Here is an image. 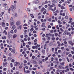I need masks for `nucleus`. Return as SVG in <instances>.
Masks as SVG:
<instances>
[{"label": "nucleus", "instance_id": "25", "mask_svg": "<svg viewBox=\"0 0 74 74\" xmlns=\"http://www.w3.org/2000/svg\"><path fill=\"white\" fill-rule=\"evenodd\" d=\"M66 34V31H64V33L62 35L63 36H64Z\"/></svg>", "mask_w": 74, "mask_h": 74}, {"label": "nucleus", "instance_id": "11", "mask_svg": "<svg viewBox=\"0 0 74 74\" xmlns=\"http://www.w3.org/2000/svg\"><path fill=\"white\" fill-rule=\"evenodd\" d=\"M3 33H5V35H7V32H6V31L5 30H4V32H3Z\"/></svg>", "mask_w": 74, "mask_h": 74}, {"label": "nucleus", "instance_id": "8", "mask_svg": "<svg viewBox=\"0 0 74 74\" xmlns=\"http://www.w3.org/2000/svg\"><path fill=\"white\" fill-rule=\"evenodd\" d=\"M10 23L11 26H12L14 25V21H10Z\"/></svg>", "mask_w": 74, "mask_h": 74}, {"label": "nucleus", "instance_id": "1", "mask_svg": "<svg viewBox=\"0 0 74 74\" xmlns=\"http://www.w3.org/2000/svg\"><path fill=\"white\" fill-rule=\"evenodd\" d=\"M11 10H12V11L14 12L15 11V10L16 9L15 6H14V5H12L11 6Z\"/></svg>", "mask_w": 74, "mask_h": 74}, {"label": "nucleus", "instance_id": "23", "mask_svg": "<svg viewBox=\"0 0 74 74\" xmlns=\"http://www.w3.org/2000/svg\"><path fill=\"white\" fill-rule=\"evenodd\" d=\"M15 27H16L15 26V25L13 26H12V28L13 30H14L15 29Z\"/></svg>", "mask_w": 74, "mask_h": 74}, {"label": "nucleus", "instance_id": "6", "mask_svg": "<svg viewBox=\"0 0 74 74\" xmlns=\"http://www.w3.org/2000/svg\"><path fill=\"white\" fill-rule=\"evenodd\" d=\"M18 29H19L20 30H21L22 29V25H19L17 27Z\"/></svg>", "mask_w": 74, "mask_h": 74}, {"label": "nucleus", "instance_id": "62", "mask_svg": "<svg viewBox=\"0 0 74 74\" xmlns=\"http://www.w3.org/2000/svg\"><path fill=\"white\" fill-rule=\"evenodd\" d=\"M14 16H17V14L16 13H15Z\"/></svg>", "mask_w": 74, "mask_h": 74}, {"label": "nucleus", "instance_id": "49", "mask_svg": "<svg viewBox=\"0 0 74 74\" xmlns=\"http://www.w3.org/2000/svg\"><path fill=\"white\" fill-rule=\"evenodd\" d=\"M14 33H16L17 32V29H15L14 30Z\"/></svg>", "mask_w": 74, "mask_h": 74}, {"label": "nucleus", "instance_id": "30", "mask_svg": "<svg viewBox=\"0 0 74 74\" xmlns=\"http://www.w3.org/2000/svg\"><path fill=\"white\" fill-rule=\"evenodd\" d=\"M33 3H34L35 4L37 3L36 1H33Z\"/></svg>", "mask_w": 74, "mask_h": 74}, {"label": "nucleus", "instance_id": "26", "mask_svg": "<svg viewBox=\"0 0 74 74\" xmlns=\"http://www.w3.org/2000/svg\"><path fill=\"white\" fill-rule=\"evenodd\" d=\"M66 59H67L68 62H70V60H69V58H68V57L66 58Z\"/></svg>", "mask_w": 74, "mask_h": 74}, {"label": "nucleus", "instance_id": "51", "mask_svg": "<svg viewBox=\"0 0 74 74\" xmlns=\"http://www.w3.org/2000/svg\"><path fill=\"white\" fill-rule=\"evenodd\" d=\"M23 62L25 63H27V61L26 60H24Z\"/></svg>", "mask_w": 74, "mask_h": 74}, {"label": "nucleus", "instance_id": "21", "mask_svg": "<svg viewBox=\"0 0 74 74\" xmlns=\"http://www.w3.org/2000/svg\"><path fill=\"white\" fill-rule=\"evenodd\" d=\"M2 39H3L4 40H5L6 39V37L5 36L2 37Z\"/></svg>", "mask_w": 74, "mask_h": 74}, {"label": "nucleus", "instance_id": "9", "mask_svg": "<svg viewBox=\"0 0 74 74\" xmlns=\"http://www.w3.org/2000/svg\"><path fill=\"white\" fill-rule=\"evenodd\" d=\"M44 10H45V8H43L42 9H41V12H43V11H44Z\"/></svg>", "mask_w": 74, "mask_h": 74}, {"label": "nucleus", "instance_id": "42", "mask_svg": "<svg viewBox=\"0 0 74 74\" xmlns=\"http://www.w3.org/2000/svg\"><path fill=\"white\" fill-rule=\"evenodd\" d=\"M29 45H31L32 44V43H31V42H28Z\"/></svg>", "mask_w": 74, "mask_h": 74}, {"label": "nucleus", "instance_id": "5", "mask_svg": "<svg viewBox=\"0 0 74 74\" xmlns=\"http://www.w3.org/2000/svg\"><path fill=\"white\" fill-rule=\"evenodd\" d=\"M8 63H7V62H5V63H3V67H6V66H7V64H8Z\"/></svg>", "mask_w": 74, "mask_h": 74}, {"label": "nucleus", "instance_id": "20", "mask_svg": "<svg viewBox=\"0 0 74 74\" xmlns=\"http://www.w3.org/2000/svg\"><path fill=\"white\" fill-rule=\"evenodd\" d=\"M15 49H12L11 51L12 52H13L14 53H15Z\"/></svg>", "mask_w": 74, "mask_h": 74}, {"label": "nucleus", "instance_id": "17", "mask_svg": "<svg viewBox=\"0 0 74 74\" xmlns=\"http://www.w3.org/2000/svg\"><path fill=\"white\" fill-rule=\"evenodd\" d=\"M56 10V8L55 7L54 8V9H52L51 10H52V11H53L54 12V11H55V10Z\"/></svg>", "mask_w": 74, "mask_h": 74}, {"label": "nucleus", "instance_id": "45", "mask_svg": "<svg viewBox=\"0 0 74 74\" xmlns=\"http://www.w3.org/2000/svg\"><path fill=\"white\" fill-rule=\"evenodd\" d=\"M26 47H27V48H29L30 46L29 45H26Z\"/></svg>", "mask_w": 74, "mask_h": 74}, {"label": "nucleus", "instance_id": "52", "mask_svg": "<svg viewBox=\"0 0 74 74\" xmlns=\"http://www.w3.org/2000/svg\"><path fill=\"white\" fill-rule=\"evenodd\" d=\"M69 57H72V55L71 54H69L68 55Z\"/></svg>", "mask_w": 74, "mask_h": 74}, {"label": "nucleus", "instance_id": "31", "mask_svg": "<svg viewBox=\"0 0 74 74\" xmlns=\"http://www.w3.org/2000/svg\"><path fill=\"white\" fill-rule=\"evenodd\" d=\"M49 41L48 40V41L45 42V44H48V43H49Z\"/></svg>", "mask_w": 74, "mask_h": 74}, {"label": "nucleus", "instance_id": "63", "mask_svg": "<svg viewBox=\"0 0 74 74\" xmlns=\"http://www.w3.org/2000/svg\"><path fill=\"white\" fill-rule=\"evenodd\" d=\"M61 49L63 50L64 49V47H62L61 48Z\"/></svg>", "mask_w": 74, "mask_h": 74}, {"label": "nucleus", "instance_id": "13", "mask_svg": "<svg viewBox=\"0 0 74 74\" xmlns=\"http://www.w3.org/2000/svg\"><path fill=\"white\" fill-rule=\"evenodd\" d=\"M42 26L43 27H45V23H42Z\"/></svg>", "mask_w": 74, "mask_h": 74}, {"label": "nucleus", "instance_id": "24", "mask_svg": "<svg viewBox=\"0 0 74 74\" xmlns=\"http://www.w3.org/2000/svg\"><path fill=\"white\" fill-rule=\"evenodd\" d=\"M26 32H27V30H25L24 31V34L25 35V34H26Z\"/></svg>", "mask_w": 74, "mask_h": 74}, {"label": "nucleus", "instance_id": "18", "mask_svg": "<svg viewBox=\"0 0 74 74\" xmlns=\"http://www.w3.org/2000/svg\"><path fill=\"white\" fill-rule=\"evenodd\" d=\"M64 62H60V64L61 65H64Z\"/></svg>", "mask_w": 74, "mask_h": 74}, {"label": "nucleus", "instance_id": "39", "mask_svg": "<svg viewBox=\"0 0 74 74\" xmlns=\"http://www.w3.org/2000/svg\"><path fill=\"white\" fill-rule=\"evenodd\" d=\"M27 26V24H25L23 25V26Z\"/></svg>", "mask_w": 74, "mask_h": 74}, {"label": "nucleus", "instance_id": "19", "mask_svg": "<svg viewBox=\"0 0 74 74\" xmlns=\"http://www.w3.org/2000/svg\"><path fill=\"white\" fill-rule=\"evenodd\" d=\"M10 21H11V22H14V20H13V18L11 17L10 19Z\"/></svg>", "mask_w": 74, "mask_h": 74}, {"label": "nucleus", "instance_id": "58", "mask_svg": "<svg viewBox=\"0 0 74 74\" xmlns=\"http://www.w3.org/2000/svg\"><path fill=\"white\" fill-rule=\"evenodd\" d=\"M32 49H35V46H33L32 47Z\"/></svg>", "mask_w": 74, "mask_h": 74}, {"label": "nucleus", "instance_id": "40", "mask_svg": "<svg viewBox=\"0 0 74 74\" xmlns=\"http://www.w3.org/2000/svg\"><path fill=\"white\" fill-rule=\"evenodd\" d=\"M20 37H21V38H23V35H21V36H20Z\"/></svg>", "mask_w": 74, "mask_h": 74}, {"label": "nucleus", "instance_id": "46", "mask_svg": "<svg viewBox=\"0 0 74 74\" xmlns=\"http://www.w3.org/2000/svg\"><path fill=\"white\" fill-rule=\"evenodd\" d=\"M42 61L43 62H44V61H45V59H42Z\"/></svg>", "mask_w": 74, "mask_h": 74}, {"label": "nucleus", "instance_id": "56", "mask_svg": "<svg viewBox=\"0 0 74 74\" xmlns=\"http://www.w3.org/2000/svg\"><path fill=\"white\" fill-rule=\"evenodd\" d=\"M37 3H40V0H36Z\"/></svg>", "mask_w": 74, "mask_h": 74}, {"label": "nucleus", "instance_id": "57", "mask_svg": "<svg viewBox=\"0 0 74 74\" xmlns=\"http://www.w3.org/2000/svg\"><path fill=\"white\" fill-rule=\"evenodd\" d=\"M27 64L28 66H29V65H30V62H28L27 63Z\"/></svg>", "mask_w": 74, "mask_h": 74}, {"label": "nucleus", "instance_id": "2", "mask_svg": "<svg viewBox=\"0 0 74 74\" xmlns=\"http://www.w3.org/2000/svg\"><path fill=\"white\" fill-rule=\"evenodd\" d=\"M68 42L70 45H72V46L74 45V43L72 42L71 41H69Z\"/></svg>", "mask_w": 74, "mask_h": 74}, {"label": "nucleus", "instance_id": "61", "mask_svg": "<svg viewBox=\"0 0 74 74\" xmlns=\"http://www.w3.org/2000/svg\"><path fill=\"white\" fill-rule=\"evenodd\" d=\"M71 34H74V31L71 32Z\"/></svg>", "mask_w": 74, "mask_h": 74}, {"label": "nucleus", "instance_id": "33", "mask_svg": "<svg viewBox=\"0 0 74 74\" xmlns=\"http://www.w3.org/2000/svg\"><path fill=\"white\" fill-rule=\"evenodd\" d=\"M62 66H61V65H59V66H58L59 68L60 69H62Z\"/></svg>", "mask_w": 74, "mask_h": 74}, {"label": "nucleus", "instance_id": "55", "mask_svg": "<svg viewBox=\"0 0 74 74\" xmlns=\"http://www.w3.org/2000/svg\"><path fill=\"white\" fill-rule=\"evenodd\" d=\"M64 44H66L67 43V42L65 41L64 42Z\"/></svg>", "mask_w": 74, "mask_h": 74}, {"label": "nucleus", "instance_id": "38", "mask_svg": "<svg viewBox=\"0 0 74 74\" xmlns=\"http://www.w3.org/2000/svg\"><path fill=\"white\" fill-rule=\"evenodd\" d=\"M2 26H4V25H5V23H4V22L2 23Z\"/></svg>", "mask_w": 74, "mask_h": 74}, {"label": "nucleus", "instance_id": "16", "mask_svg": "<svg viewBox=\"0 0 74 74\" xmlns=\"http://www.w3.org/2000/svg\"><path fill=\"white\" fill-rule=\"evenodd\" d=\"M23 67V66H22V64H21L20 65L19 67V69H22V67Z\"/></svg>", "mask_w": 74, "mask_h": 74}, {"label": "nucleus", "instance_id": "34", "mask_svg": "<svg viewBox=\"0 0 74 74\" xmlns=\"http://www.w3.org/2000/svg\"><path fill=\"white\" fill-rule=\"evenodd\" d=\"M27 11H28V12H30V9H29V8H27Z\"/></svg>", "mask_w": 74, "mask_h": 74}, {"label": "nucleus", "instance_id": "35", "mask_svg": "<svg viewBox=\"0 0 74 74\" xmlns=\"http://www.w3.org/2000/svg\"><path fill=\"white\" fill-rule=\"evenodd\" d=\"M48 57H47L46 58H45V61H47V60H48Z\"/></svg>", "mask_w": 74, "mask_h": 74}, {"label": "nucleus", "instance_id": "48", "mask_svg": "<svg viewBox=\"0 0 74 74\" xmlns=\"http://www.w3.org/2000/svg\"><path fill=\"white\" fill-rule=\"evenodd\" d=\"M42 52L43 53H45V50H43L42 51Z\"/></svg>", "mask_w": 74, "mask_h": 74}, {"label": "nucleus", "instance_id": "10", "mask_svg": "<svg viewBox=\"0 0 74 74\" xmlns=\"http://www.w3.org/2000/svg\"><path fill=\"white\" fill-rule=\"evenodd\" d=\"M17 36V35H16V34H14L13 36V38H16V37Z\"/></svg>", "mask_w": 74, "mask_h": 74}, {"label": "nucleus", "instance_id": "22", "mask_svg": "<svg viewBox=\"0 0 74 74\" xmlns=\"http://www.w3.org/2000/svg\"><path fill=\"white\" fill-rule=\"evenodd\" d=\"M28 32L29 33H32V31H31V30L30 29H28Z\"/></svg>", "mask_w": 74, "mask_h": 74}, {"label": "nucleus", "instance_id": "54", "mask_svg": "<svg viewBox=\"0 0 74 74\" xmlns=\"http://www.w3.org/2000/svg\"><path fill=\"white\" fill-rule=\"evenodd\" d=\"M48 21L49 22H51V18H49L48 19Z\"/></svg>", "mask_w": 74, "mask_h": 74}, {"label": "nucleus", "instance_id": "59", "mask_svg": "<svg viewBox=\"0 0 74 74\" xmlns=\"http://www.w3.org/2000/svg\"><path fill=\"white\" fill-rule=\"evenodd\" d=\"M3 71H6V70H7V69L5 68L3 69Z\"/></svg>", "mask_w": 74, "mask_h": 74}, {"label": "nucleus", "instance_id": "41", "mask_svg": "<svg viewBox=\"0 0 74 74\" xmlns=\"http://www.w3.org/2000/svg\"><path fill=\"white\" fill-rule=\"evenodd\" d=\"M30 71L27 70L26 72V73H30Z\"/></svg>", "mask_w": 74, "mask_h": 74}, {"label": "nucleus", "instance_id": "15", "mask_svg": "<svg viewBox=\"0 0 74 74\" xmlns=\"http://www.w3.org/2000/svg\"><path fill=\"white\" fill-rule=\"evenodd\" d=\"M71 27L72 30V31H73V30H74V27H73L72 25H71Z\"/></svg>", "mask_w": 74, "mask_h": 74}, {"label": "nucleus", "instance_id": "60", "mask_svg": "<svg viewBox=\"0 0 74 74\" xmlns=\"http://www.w3.org/2000/svg\"><path fill=\"white\" fill-rule=\"evenodd\" d=\"M33 32L34 33H37V32L35 30Z\"/></svg>", "mask_w": 74, "mask_h": 74}, {"label": "nucleus", "instance_id": "4", "mask_svg": "<svg viewBox=\"0 0 74 74\" xmlns=\"http://www.w3.org/2000/svg\"><path fill=\"white\" fill-rule=\"evenodd\" d=\"M52 2L54 4H55L56 3H58V0H52Z\"/></svg>", "mask_w": 74, "mask_h": 74}, {"label": "nucleus", "instance_id": "28", "mask_svg": "<svg viewBox=\"0 0 74 74\" xmlns=\"http://www.w3.org/2000/svg\"><path fill=\"white\" fill-rule=\"evenodd\" d=\"M58 23H59V24H62V22H60V21H58Z\"/></svg>", "mask_w": 74, "mask_h": 74}, {"label": "nucleus", "instance_id": "12", "mask_svg": "<svg viewBox=\"0 0 74 74\" xmlns=\"http://www.w3.org/2000/svg\"><path fill=\"white\" fill-rule=\"evenodd\" d=\"M33 63H34V64H37V62L35 60H34L33 61Z\"/></svg>", "mask_w": 74, "mask_h": 74}, {"label": "nucleus", "instance_id": "53", "mask_svg": "<svg viewBox=\"0 0 74 74\" xmlns=\"http://www.w3.org/2000/svg\"><path fill=\"white\" fill-rule=\"evenodd\" d=\"M32 69L33 70H36L37 69H36V68H32Z\"/></svg>", "mask_w": 74, "mask_h": 74}, {"label": "nucleus", "instance_id": "43", "mask_svg": "<svg viewBox=\"0 0 74 74\" xmlns=\"http://www.w3.org/2000/svg\"><path fill=\"white\" fill-rule=\"evenodd\" d=\"M12 62L13 63H14V62H15V60L14 59H12L11 60Z\"/></svg>", "mask_w": 74, "mask_h": 74}, {"label": "nucleus", "instance_id": "44", "mask_svg": "<svg viewBox=\"0 0 74 74\" xmlns=\"http://www.w3.org/2000/svg\"><path fill=\"white\" fill-rule=\"evenodd\" d=\"M1 14H2V15L1 16H2L3 15V14H4V12H1Z\"/></svg>", "mask_w": 74, "mask_h": 74}, {"label": "nucleus", "instance_id": "14", "mask_svg": "<svg viewBox=\"0 0 74 74\" xmlns=\"http://www.w3.org/2000/svg\"><path fill=\"white\" fill-rule=\"evenodd\" d=\"M12 59V58L11 57H8V60H11Z\"/></svg>", "mask_w": 74, "mask_h": 74}, {"label": "nucleus", "instance_id": "29", "mask_svg": "<svg viewBox=\"0 0 74 74\" xmlns=\"http://www.w3.org/2000/svg\"><path fill=\"white\" fill-rule=\"evenodd\" d=\"M47 40H49L51 39V37L49 36L47 37Z\"/></svg>", "mask_w": 74, "mask_h": 74}, {"label": "nucleus", "instance_id": "3", "mask_svg": "<svg viewBox=\"0 0 74 74\" xmlns=\"http://www.w3.org/2000/svg\"><path fill=\"white\" fill-rule=\"evenodd\" d=\"M16 25L17 26L21 25V21H18L16 23Z\"/></svg>", "mask_w": 74, "mask_h": 74}, {"label": "nucleus", "instance_id": "64", "mask_svg": "<svg viewBox=\"0 0 74 74\" xmlns=\"http://www.w3.org/2000/svg\"><path fill=\"white\" fill-rule=\"evenodd\" d=\"M37 74H41V72H39Z\"/></svg>", "mask_w": 74, "mask_h": 74}, {"label": "nucleus", "instance_id": "7", "mask_svg": "<svg viewBox=\"0 0 74 74\" xmlns=\"http://www.w3.org/2000/svg\"><path fill=\"white\" fill-rule=\"evenodd\" d=\"M20 65V63L19 62H16V64L15 65V66H19V65Z\"/></svg>", "mask_w": 74, "mask_h": 74}, {"label": "nucleus", "instance_id": "27", "mask_svg": "<svg viewBox=\"0 0 74 74\" xmlns=\"http://www.w3.org/2000/svg\"><path fill=\"white\" fill-rule=\"evenodd\" d=\"M39 64H42V61L40 60V61H39Z\"/></svg>", "mask_w": 74, "mask_h": 74}, {"label": "nucleus", "instance_id": "37", "mask_svg": "<svg viewBox=\"0 0 74 74\" xmlns=\"http://www.w3.org/2000/svg\"><path fill=\"white\" fill-rule=\"evenodd\" d=\"M54 60V58L52 57L51 58V61H53V60Z\"/></svg>", "mask_w": 74, "mask_h": 74}, {"label": "nucleus", "instance_id": "32", "mask_svg": "<svg viewBox=\"0 0 74 74\" xmlns=\"http://www.w3.org/2000/svg\"><path fill=\"white\" fill-rule=\"evenodd\" d=\"M8 6H6V7H5V10H8Z\"/></svg>", "mask_w": 74, "mask_h": 74}, {"label": "nucleus", "instance_id": "50", "mask_svg": "<svg viewBox=\"0 0 74 74\" xmlns=\"http://www.w3.org/2000/svg\"><path fill=\"white\" fill-rule=\"evenodd\" d=\"M48 6H49V7H52V5H51V4H49L48 5Z\"/></svg>", "mask_w": 74, "mask_h": 74}, {"label": "nucleus", "instance_id": "36", "mask_svg": "<svg viewBox=\"0 0 74 74\" xmlns=\"http://www.w3.org/2000/svg\"><path fill=\"white\" fill-rule=\"evenodd\" d=\"M48 36H49V34H47L46 35V37H48Z\"/></svg>", "mask_w": 74, "mask_h": 74}, {"label": "nucleus", "instance_id": "47", "mask_svg": "<svg viewBox=\"0 0 74 74\" xmlns=\"http://www.w3.org/2000/svg\"><path fill=\"white\" fill-rule=\"evenodd\" d=\"M68 54H70V52H66V55H68Z\"/></svg>", "mask_w": 74, "mask_h": 74}]
</instances>
